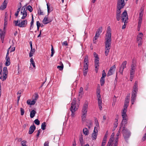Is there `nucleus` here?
Here are the masks:
<instances>
[{
  "label": "nucleus",
  "mask_w": 146,
  "mask_h": 146,
  "mask_svg": "<svg viewBox=\"0 0 146 146\" xmlns=\"http://www.w3.org/2000/svg\"><path fill=\"white\" fill-rule=\"evenodd\" d=\"M105 53L106 56H107L111 48V30L110 27V26H108L107 28L106 33L105 36Z\"/></svg>",
  "instance_id": "nucleus-1"
},
{
  "label": "nucleus",
  "mask_w": 146,
  "mask_h": 146,
  "mask_svg": "<svg viewBox=\"0 0 146 146\" xmlns=\"http://www.w3.org/2000/svg\"><path fill=\"white\" fill-rule=\"evenodd\" d=\"M79 105L78 104L76 103V98H74L71 103V106L70 108V110L72 112L71 114L72 117H74L75 111L78 110Z\"/></svg>",
  "instance_id": "nucleus-2"
},
{
  "label": "nucleus",
  "mask_w": 146,
  "mask_h": 146,
  "mask_svg": "<svg viewBox=\"0 0 146 146\" xmlns=\"http://www.w3.org/2000/svg\"><path fill=\"white\" fill-rule=\"evenodd\" d=\"M137 84V82L135 81V84L133 86V88L132 91L131 95V102L132 104H134V103L135 101L136 97V95L138 91Z\"/></svg>",
  "instance_id": "nucleus-3"
},
{
  "label": "nucleus",
  "mask_w": 146,
  "mask_h": 146,
  "mask_svg": "<svg viewBox=\"0 0 146 146\" xmlns=\"http://www.w3.org/2000/svg\"><path fill=\"white\" fill-rule=\"evenodd\" d=\"M89 60L88 55H86L84 57L83 65V74L86 76L87 73L88 69Z\"/></svg>",
  "instance_id": "nucleus-4"
},
{
  "label": "nucleus",
  "mask_w": 146,
  "mask_h": 146,
  "mask_svg": "<svg viewBox=\"0 0 146 146\" xmlns=\"http://www.w3.org/2000/svg\"><path fill=\"white\" fill-rule=\"evenodd\" d=\"M29 11L30 12L33 11V8L30 5H28L27 7V9L23 7L21 11V14L23 15L21 17L22 19H24L27 15V10Z\"/></svg>",
  "instance_id": "nucleus-5"
},
{
  "label": "nucleus",
  "mask_w": 146,
  "mask_h": 146,
  "mask_svg": "<svg viewBox=\"0 0 146 146\" xmlns=\"http://www.w3.org/2000/svg\"><path fill=\"white\" fill-rule=\"evenodd\" d=\"M88 108V104L85 103L82 107V121L85 120L87 116Z\"/></svg>",
  "instance_id": "nucleus-6"
},
{
  "label": "nucleus",
  "mask_w": 146,
  "mask_h": 146,
  "mask_svg": "<svg viewBox=\"0 0 146 146\" xmlns=\"http://www.w3.org/2000/svg\"><path fill=\"white\" fill-rule=\"evenodd\" d=\"M8 71L7 68L5 67L3 68V72H0V79L3 81L6 80L7 78Z\"/></svg>",
  "instance_id": "nucleus-7"
},
{
  "label": "nucleus",
  "mask_w": 146,
  "mask_h": 146,
  "mask_svg": "<svg viewBox=\"0 0 146 146\" xmlns=\"http://www.w3.org/2000/svg\"><path fill=\"white\" fill-rule=\"evenodd\" d=\"M27 20H25L23 21L19 20L14 21L13 23L16 26H18L19 27H25L27 25Z\"/></svg>",
  "instance_id": "nucleus-8"
},
{
  "label": "nucleus",
  "mask_w": 146,
  "mask_h": 146,
  "mask_svg": "<svg viewBox=\"0 0 146 146\" xmlns=\"http://www.w3.org/2000/svg\"><path fill=\"white\" fill-rule=\"evenodd\" d=\"M127 110L123 109L122 112V116L123 119L121 122V124L122 125L126 124L127 123V116L126 114Z\"/></svg>",
  "instance_id": "nucleus-9"
},
{
  "label": "nucleus",
  "mask_w": 146,
  "mask_h": 146,
  "mask_svg": "<svg viewBox=\"0 0 146 146\" xmlns=\"http://www.w3.org/2000/svg\"><path fill=\"white\" fill-rule=\"evenodd\" d=\"M125 5L124 0H118L117 3V10H121Z\"/></svg>",
  "instance_id": "nucleus-10"
},
{
  "label": "nucleus",
  "mask_w": 146,
  "mask_h": 146,
  "mask_svg": "<svg viewBox=\"0 0 146 146\" xmlns=\"http://www.w3.org/2000/svg\"><path fill=\"white\" fill-rule=\"evenodd\" d=\"M122 133L123 136L125 140H127L130 137L131 135V133L127 129L124 127L122 130Z\"/></svg>",
  "instance_id": "nucleus-11"
},
{
  "label": "nucleus",
  "mask_w": 146,
  "mask_h": 146,
  "mask_svg": "<svg viewBox=\"0 0 146 146\" xmlns=\"http://www.w3.org/2000/svg\"><path fill=\"white\" fill-rule=\"evenodd\" d=\"M121 17L122 21L125 23L127 20L128 19L127 13L126 10L124 11L122 13L121 15Z\"/></svg>",
  "instance_id": "nucleus-12"
},
{
  "label": "nucleus",
  "mask_w": 146,
  "mask_h": 146,
  "mask_svg": "<svg viewBox=\"0 0 146 146\" xmlns=\"http://www.w3.org/2000/svg\"><path fill=\"white\" fill-rule=\"evenodd\" d=\"M143 36V34L141 33H139L137 36V40L139 46H141V45L142 37Z\"/></svg>",
  "instance_id": "nucleus-13"
},
{
  "label": "nucleus",
  "mask_w": 146,
  "mask_h": 146,
  "mask_svg": "<svg viewBox=\"0 0 146 146\" xmlns=\"http://www.w3.org/2000/svg\"><path fill=\"white\" fill-rule=\"evenodd\" d=\"M52 21V19L49 18L47 16H46L43 19L42 22L44 24L46 25Z\"/></svg>",
  "instance_id": "nucleus-14"
},
{
  "label": "nucleus",
  "mask_w": 146,
  "mask_h": 146,
  "mask_svg": "<svg viewBox=\"0 0 146 146\" xmlns=\"http://www.w3.org/2000/svg\"><path fill=\"white\" fill-rule=\"evenodd\" d=\"M98 129H94L93 132L92 134V140H95L97 138L98 132Z\"/></svg>",
  "instance_id": "nucleus-15"
},
{
  "label": "nucleus",
  "mask_w": 146,
  "mask_h": 146,
  "mask_svg": "<svg viewBox=\"0 0 146 146\" xmlns=\"http://www.w3.org/2000/svg\"><path fill=\"white\" fill-rule=\"evenodd\" d=\"M115 65H113L111 66L110 69V70L108 71L107 74L108 76H110L113 74V72L115 70Z\"/></svg>",
  "instance_id": "nucleus-16"
},
{
  "label": "nucleus",
  "mask_w": 146,
  "mask_h": 146,
  "mask_svg": "<svg viewBox=\"0 0 146 146\" xmlns=\"http://www.w3.org/2000/svg\"><path fill=\"white\" fill-rule=\"evenodd\" d=\"M129 96H127L126 98L125 99V101L123 109H127V107L128 106V103L129 101Z\"/></svg>",
  "instance_id": "nucleus-17"
},
{
  "label": "nucleus",
  "mask_w": 146,
  "mask_h": 146,
  "mask_svg": "<svg viewBox=\"0 0 146 146\" xmlns=\"http://www.w3.org/2000/svg\"><path fill=\"white\" fill-rule=\"evenodd\" d=\"M0 35L1 40L2 42H4V39L5 35V33L4 31H3L1 29H0Z\"/></svg>",
  "instance_id": "nucleus-18"
},
{
  "label": "nucleus",
  "mask_w": 146,
  "mask_h": 146,
  "mask_svg": "<svg viewBox=\"0 0 146 146\" xmlns=\"http://www.w3.org/2000/svg\"><path fill=\"white\" fill-rule=\"evenodd\" d=\"M35 126L34 125H31L29 129V134H32L35 130Z\"/></svg>",
  "instance_id": "nucleus-19"
},
{
  "label": "nucleus",
  "mask_w": 146,
  "mask_h": 146,
  "mask_svg": "<svg viewBox=\"0 0 146 146\" xmlns=\"http://www.w3.org/2000/svg\"><path fill=\"white\" fill-rule=\"evenodd\" d=\"M7 13L6 12L5 15V18L4 19V30H5V29L7 25Z\"/></svg>",
  "instance_id": "nucleus-20"
},
{
  "label": "nucleus",
  "mask_w": 146,
  "mask_h": 146,
  "mask_svg": "<svg viewBox=\"0 0 146 146\" xmlns=\"http://www.w3.org/2000/svg\"><path fill=\"white\" fill-rule=\"evenodd\" d=\"M121 10H117L116 18L117 21H119L120 19Z\"/></svg>",
  "instance_id": "nucleus-21"
},
{
  "label": "nucleus",
  "mask_w": 146,
  "mask_h": 146,
  "mask_svg": "<svg viewBox=\"0 0 146 146\" xmlns=\"http://www.w3.org/2000/svg\"><path fill=\"white\" fill-rule=\"evenodd\" d=\"M36 99H34L32 101L30 100H28L27 101V103L30 105H34L36 103Z\"/></svg>",
  "instance_id": "nucleus-22"
},
{
  "label": "nucleus",
  "mask_w": 146,
  "mask_h": 146,
  "mask_svg": "<svg viewBox=\"0 0 146 146\" xmlns=\"http://www.w3.org/2000/svg\"><path fill=\"white\" fill-rule=\"evenodd\" d=\"M7 5V3L5 2V0L2 5L0 7V10H4L6 7Z\"/></svg>",
  "instance_id": "nucleus-23"
},
{
  "label": "nucleus",
  "mask_w": 146,
  "mask_h": 146,
  "mask_svg": "<svg viewBox=\"0 0 146 146\" xmlns=\"http://www.w3.org/2000/svg\"><path fill=\"white\" fill-rule=\"evenodd\" d=\"M94 57H95L94 62H99V58L98 54L95 52L93 53Z\"/></svg>",
  "instance_id": "nucleus-24"
},
{
  "label": "nucleus",
  "mask_w": 146,
  "mask_h": 146,
  "mask_svg": "<svg viewBox=\"0 0 146 146\" xmlns=\"http://www.w3.org/2000/svg\"><path fill=\"white\" fill-rule=\"evenodd\" d=\"M94 64L95 71L96 73H97L99 66V62H94Z\"/></svg>",
  "instance_id": "nucleus-25"
},
{
  "label": "nucleus",
  "mask_w": 146,
  "mask_h": 146,
  "mask_svg": "<svg viewBox=\"0 0 146 146\" xmlns=\"http://www.w3.org/2000/svg\"><path fill=\"white\" fill-rule=\"evenodd\" d=\"M5 60L6 61L5 63V65L6 66H8L10 64V58L6 57Z\"/></svg>",
  "instance_id": "nucleus-26"
},
{
  "label": "nucleus",
  "mask_w": 146,
  "mask_h": 146,
  "mask_svg": "<svg viewBox=\"0 0 146 146\" xmlns=\"http://www.w3.org/2000/svg\"><path fill=\"white\" fill-rule=\"evenodd\" d=\"M114 136V133H113L111 134V138H110L109 142L108 143H111L112 144V143L113 142V137Z\"/></svg>",
  "instance_id": "nucleus-27"
},
{
  "label": "nucleus",
  "mask_w": 146,
  "mask_h": 146,
  "mask_svg": "<svg viewBox=\"0 0 146 146\" xmlns=\"http://www.w3.org/2000/svg\"><path fill=\"white\" fill-rule=\"evenodd\" d=\"M95 121L96 126L94 127V129H98L99 128V125L98 120L97 119H95Z\"/></svg>",
  "instance_id": "nucleus-28"
},
{
  "label": "nucleus",
  "mask_w": 146,
  "mask_h": 146,
  "mask_svg": "<svg viewBox=\"0 0 146 146\" xmlns=\"http://www.w3.org/2000/svg\"><path fill=\"white\" fill-rule=\"evenodd\" d=\"M36 111L34 110H33L31 111L30 113V116L31 118H33L35 116Z\"/></svg>",
  "instance_id": "nucleus-29"
},
{
  "label": "nucleus",
  "mask_w": 146,
  "mask_h": 146,
  "mask_svg": "<svg viewBox=\"0 0 146 146\" xmlns=\"http://www.w3.org/2000/svg\"><path fill=\"white\" fill-rule=\"evenodd\" d=\"M83 133L85 135H88L89 134V131L86 128H85L83 129Z\"/></svg>",
  "instance_id": "nucleus-30"
},
{
  "label": "nucleus",
  "mask_w": 146,
  "mask_h": 146,
  "mask_svg": "<svg viewBox=\"0 0 146 146\" xmlns=\"http://www.w3.org/2000/svg\"><path fill=\"white\" fill-rule=\"evenodd\" d=\"M60 66H57V68L59 70L61 71L63 70L64 66L62 63L61 62H60Z\"/></svg>",
  "instance_id": "nucleus-31"
},
{
  "label": "nucleus",
  "mask_w": 146,
  "mask_h": 146,
  "mask_svg": "<svg viewBox=\"0 0 146 146\" xmlns=\"http://www.w3.org/2000/svg\"><path fill=\"white\" fill-rule=\"evenodd\" d=\"M98 104L99 107V108L100 110H102V99L98 100Z\"/></svg>",
  "instance_id": "nucleus-32"
},
{
  "label": "nucleus",
  "mask_w": 146,
  "mask_h": 146,
  "mask_svg": "<svg viewBox=\"0 0 146 146\" xmlns=\"http://www.w3.org/2000/svg\"><path fill=\"white\" fill-rule=\"evenodd\" d=\"M135 66L136 64L134 63L133 62H132V64L131 65V67L130 70H135Z\"/></svg>",
  "instance_id": "nucleus-33"
},
{
  "label": "nucleus",
  "mask_w": 146,
  "mask_h": 146,
  "mask_svg": "<svg viewBox=\"0 0 146 146\" xmlns=\"http://www.w3.org/2000/svg\"><path fill=\"white\" fill-rule=\"evenodd\" d=\"M34 19L33 17V16H32V17L31 20V26L30 27V30L32 29L33 27L34 26Z\"/></svg>",
  "instance_id": "nucleus-34"
},
{
  "label": "nucleus",
  "mask_w": 146,
  "mask_h": 146,
  "mask_svg": "<svg viewBox=\"0 0 146 146\" xmlns=\"http://www.w3.org/2000/svg\"><path fill=\"white\" fill-rule=\"evenodd\" d=\"M127 63V62L126 61H125L124 62H123L122 63L121 65V67L124 69L126 67V66Z\"/></svg>",
  "instance_id": "nucleus-35"
},
{
  "label": "nucleus",
  "mask_w": 146,
  "mask_h": 146,
  "mask_svg": "<svg viewBox=\"0 0 146 146\" xmlns=\"http://www.w3.org/2000/svg\"><path fill=\"white\" fill-rule=\"evenodd\" d=\"M102 27H99L96 33L98 34H99V35H100L102 32Z\"/></svg>",
  "instance_id": "nucleus-36"
},
{
  "label": "nucleus",
  "mask_w": 146,
  "mask_h": 146,
  "mask_svg": "<svg viewBox=\"0 0 146 146\" xmlns=\"http://www.w3.org/2000/svg\"><path fill=\"white\" fill-rule=\"evenodd\" d=\"M30 62H31V64L34 68H35L36 66L35 65V62L33 60V59L32 58H31L30 59Z\"/></svg>",
  "instance_id": "nucleus-37"
},
{
  "label": "nucleus",
  "mask_w": 146,
  "mask_h": 146,
  "mask_svg": "<svg viewBox=\"0 0 146 146\" xmlns=\"http://www.w3.org/2000/svg\"><path fill=\"white\" fill-rule=\"evenodd\" d=\"M100 82L101 86H103L105 83V78L101 77L100 80Z\"/></svg>",
  "instance_id": "nucleus-38"
},
{
  "label": "nucleus",
  "mask_w": 146,
  "mask_h": 146,
  "mask_svg": "<svg viewBox=\"0 0 146 146\" xmlns=\"http://www.w3.org/2000/svg\"><path fill=\"white\" fill-rule=\"evenodd\" d=\"M46 123L45 122H44L41 125V128L43 130H44L46 129Z\"/></svg>",
  "instance_id": "nucleus-39"
},
{
  "label": "nucleus",
  "mask_w": 146,
  "mask_h": 146,
  "mask_svg": "<svg viewBox=\"0 0 146 146\" xmlns=\"http://www.w3.org/2000/svg\"><path fill=\"white\" fill-rule=\"evenodd\" d=\"M143 14V10H141V12L139 13V19H142V17Z\"/></svg>",
  "instance_id": "nucleus-40"
},
{
  "label": "nucleus",
  "mask_w": 146,
  "mask_h": 146,
  "mask_svg": "<svg viewBox=\"0 0 146 146\" xmlns=\"http://www.w3.org/2000/svg\"><path fill=\"white\" fill-rule=\"evenodd\" d=\"M38 13L39 15H44L43 12L39 8L38 10Z\"/></svg>",
  "instance_id": "nucleus-41"
},
{
  "label": "nucleus",
  "mask_w": 146,
  "mask_h": 146,
  "mask_svg": "<svg viewBox=\"0 0 146 146\" xmlns=\"http://www.w3.org/2000/svg\"><path fill=\"white\" fill-rule=\"evenodd\" d=\"M51 56L52 57L53 56V55L54 53V50L53 47L52 45H51Z\"/></svg>",
  "instance_id": "nucleus-42"
},
{
  "label": "nucleus",
  "mask_w": 146,
  "mask_h": 146,
  "mask_svg": "<svg viewBox=\"0 0 146 146\" xmlns=\"http://www.w3.org/2000/svg\"><path fill=\"white\" fill-rule=\"evenodd\" d=\"M142 19H138V26H141L142 22Z\"/></svg>",
  "instance_id": "nucleus-43"
},
{
  "label": "nucleus",
  "mask_w": 146,
  "mask_h": 146,
  "mask_svg": "<svg viewBox=\"0 0 146 146\" xmlns=\"http://www.w3.org/2000/svg\"><path fill=\"white\" fill-rule=\"evenodd\" d=\"M47 11L48 13V14L49 13H50L51 11V10H50V6L48 5V3H47Z\"/></svg>",
  "instance_id": "nucleus-44"
},
{
  "label": "nucleus",
  "mask_w": 146,
  "mask_h": 146,
  "mask_svg": "<svg viewBox=\"0 0 146 146\" xmlns=\"http://www.w3.org/2000/svg\"><path fill=\"white\" fill-rule=\"evenodd\" d=\"M118 136H115V140H114V139H113V142L112 143V144L114 143H116V142L118 143Z\"/></svg>",
  "instance_id": "nucleus-45"
},
{
  "label": "nucleus",
  "mask_w": 146,
  "mask_h": 146,
  "mask_svg": "<svg viewBox=\"0 0 146 146\" xmlns=\"http://www.w3.org/2000/svg\"><path fill=\"white\" fill-rule=\"evenodd\" d=\"M106 74L105 72V71L104 70H103L102 71V77L103 78H104L106 76Z\"/></svg>",
  "instance_id": "nucleus-46"
},
{
  "label": "nucleus",
  "mask_w": 146,
  "mask_h": 146,
  "mask_svg": "<svg viewBox=\"0 0 146 146\" xmlns=\"http://www.w3.org/2000/svg\"><path fill=\"white\" fill-rule=\"evenodd\" d=\"M34 122L35 124L38 125L40 124V121L38 119L35 120Z\"/></svg>",
  "instance_id": "nucleus-47"
},
{
  "label": "nucleus",
  "mask_w": 146,
  "mask_h": 146,
  "mask_svg": "<svg viewBox=\"0 0 146 146\" xmlns=\"http://www.w3.org/2000/svg\"><path fill=\"white\" fill-rule=\"evenodd\" d=\"M11 49V47H10L9 48H8V49L7 50V52L6 54V57H7V58H9V50Z\"/></svg>",
  "instance_id": "nucleus-48"
},
{
  "label": "nucleus",
  "mask_w": 146,
  "mask_h": 146,
  "mask_svg": "<svg viewBox=\"0 0 146 146\" xmlns=\"http://www.w3.org/2000/svg\"><path fill=\"white\" fill-rule=\"evenodd\" d=\"M21 110V115H24L25 113L24 110L22 108H20Z\"/></svg>",
  "instance_id": "nucleus-49"
},
{
  "label": "nucleus",
  "mask_w": 146,
  "mask_h": 146,
  "mask_svg": "<svg viewBox=\"0 0 146 146\" xmlns=\"http://www.w3.org/2000/svg\"><path fill=\"white\" fill-rule=\"evenodd\" d=\"M99 37H98L97 36H95L94 38V39L93 40V42L94 43H96V40L98 39V38Z\"/></svg>",
  "instance_id": "nucleus-50"
},
{
  "label": "nucleus",
  "mask_w": 146,
  "mask_h": 146,
  "mask_svg": "<svg viewBox=\"0 0 146 146\" xmlns=\"http://www.w3.org/2000/svg\"><path fill=\"white\" fill-rule=\"evenodd\" d=\"M41 131V130L40 129L38 131L36 135V137H37V139L38 138V137L40 134V133Z\"/></svg>",
  "instance_id": "nucleus-51"
},
{
  "label": "nucleus",
  "mask_w": 146,
  "mask_h": 146,
  "mask_svg": "<svg viewBox=\"0 0 146 146\" xmlns=\"http://www.w3.org/2000/svg\"><path fill=\"white\" fill-rule=\"evenodd\" d=\"M11 49L9 50L10 52H13L15 50V47H13L11 48Z\"/></svg>",
  "instance_id": "nucleus-52"
},
{
  "label": "nucleus",
  "mask_w": 146,
  "mask_h": 146,
  "mask_svg": "<svg viewBox=\"0 0 146 146\" xmlns=\"http://www.w3.org/2000/svg\"><path fill=\"white\" fill-rule=\"evenodd\" d=\"M107 137V136L105 135L104 137L102 142H105V143H106Z\"/></svg>",
  "instance_id": "nucleus-53"
},
{
  "label": "nucleus",
  "mask_w": 146,
  "mask_h": 146,
  "mask_svg": "<svg viewBox=\"0 0 146 146\" xmlns=\"http://www.w3.org/2000/svg\"><path fill=\"white\" fill-rule=\"evenodd\" d=\"M135 70H130V75H134L135 73Z\"/></svg>",
  "instance_id": "nucleus-54"
},
{
  "label": "nucleus",
  "mask_w": 146,
  "mask_h": 146,
  "mask_svg": "<svg viewBox=\"0 0 146 146\" xmlns=\"http://www.w3.org/2000/svg\"><path fill=\"white\" fill-rule=\"evenodd\" d=\"M27 143V141L25 140H23L21 141V144L22 145H23L25 144H26Z\"/></svg>",
  "instance_id": "nucleus-55"
},
{
  "label": "nucleus",
  "mask_w": 146,
  "mask_h": 146,
  "mask_svg": "<svg viewBox=\"0 0 146 146\" xmlns=\"http://www.w3.org/2000/svg\"><path fill=\"white\" fill-rule=\"evenodd\" d=\"M31 50L30 52H31V53L34 54L35 51V48H33V47L31 48Z\"/></svg>",
  "instance_id": "nucleus-56"
},
{
  "label": "nucleus",
  "mask_w": 146,
  "mask_h": 146,
  "mask_svg": "<svg viewBox=\"0 0 146 146\" xmlns=\"http://www.w3.org/2000/svg\"><path fill=\"white\" fill-rule=\"evenodd\" d=\"M115 121L116 122L114 124V127L115 128H116L117 126L118 123L117 122V121H118L117 119H115Z\"/></svg>",
  "instance_id": "nucleus-57"
},
{
  "label": "nucleus",
  "mask_w": 146,
  "mask_h": 146,
  "mask_svg": "<svg viewBox=\"0 0 146 146\" xmlns=\"http://www.w3.org/2000/svg\"><path fill=\"white\" fill-rule=\"evenodd\" d=\"M124 69L120 67L119 70V72L121 74H123V71Z\"/></svg>",
  "instance_id": "nucleus-58"
},
{
  "label": "nucleus",
  "mask_w": 146,
  "mask_h": 146,
  "mask_svg": "<svg viewBox=\"0 0 146 146\" xmlns=\"http://www.w3.org/2000/svg\"><path fill=\"white\" fill-rule=\"evenodd\" d=\"M49 142L48 141H46L44 144V146H49Z\"/></svg>",
  "instance_id": "nucleus-59"
},
{
  "label": "nucleus",
  "mask_w": 146,
  "mask_h": 146,
  "mask_svg": "<svg viewBox=\"0 0 146 146\" xmlns=\"http://www.w3.org/2000/svg\"><path fill=\"white\" fill-rule=\"evenodd\" d=\"M97 98L98 99V100H100L102 99L101 97V96H100V94H98V95H97Z\"/></svg>",
  "instance_id": "nucleus-60"
},
{
  "label": "nucleus",
  "mask_w": 146,
  "mask_h": 146,
  "mask_svg": "<svg viewBox=\"0 0 146 146\" xmlns=\"http://www.w3.org/2000/svg\"><path fill=\"white\" fill-rule=\"evenodd\" d=\"M3 65L2 63L0 64V72H2Z\"/></svg>",
  "instance_id": "nucleus-61"
},
{
  "label": "nucleus",
  "mask_w": 146,
  "mask_h": 146,
  "mask_svg": "<svg viewBox=\"0 0 146 146\" xmlns=\"http://www.w3.org/2000/svg\"><path fill=\"white\" fill-rule=\"evenodd\" d=\"M63 44L65 46H67L68 45V43L66 41H64L63 43Z\"/></svg>",
  "instance_id": "nucleus-62"
},
{
  "label": "nucleus",
  "mask_w": 146,
  "mask_h": 146,
  "mask_svg": "<svg viewBox=\"0 0 146 146\" xmlns=\"http://www.w3.org/2000/svg\"><path fill=\"white\" fill-rule=\"evenodd\" d=\"M36 25L38 27H40V23L38 21L36 22Z\"/></svg>",
  "instance_id": "nucleus-63"
},
{
  "label": "nucleus",
  "mask_w": 146,
  "mask_h": 146,
  "mask_svg": "<svg viewBox=\"0 0 146 146\" xmlns=\"http://www.w3.org/2000/svg\"><path fill=\"white\" fill-rule=\"evenodd\" d=\"M80 92H83V88L82 87H81L80 88Z\"/></svg>",
  "instance_id": "nucleus-64"
}]
</instances>
